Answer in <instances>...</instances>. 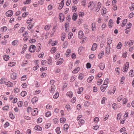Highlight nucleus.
I'll use <instances>...</instances> for the list:
<instances>
[{"instance_id":"obj_1","label":"nucleus","mask_w":134,"mask_h":134,"mask_svg":"<svg viewBox=\"0 0 134 134\" xmlns=\"http://www.w3.org/2000/svg\"><path fill=\"white\" fill-rule=\"evenodd\" d=\"M101 7V3L100 2H98L97 4L96 7H95V11L96 12H98L100 10V8Z\"/></svg>"},{"instance_id":"obj_2","label":"nucleus","mask_w":134,"mask_h":134,"mask_svg":"<svg viewBox=\"0 0 134 134\" xmlns=\"http://www.w3.org/2000/svg\"><path fill=\"white\" fill-rule=\"evenodd\" d=\"M59 19L61 22H62L64 20L65 16L62 13H60L59 14Z\"/></svg>"},{"instance_id":"obj_3","label":"nucleus","mask_w":134,"mask_h":134,"mask_svg":"<svg viewBox=\"0 0 134 134\" xmlns=\"http://www.w3.org/2000/svg\"><path fill=\"white\" fill-rule=\"evenodd\" d=\"M36 48L35 46L33 45H31L29 48V50L31 52H35V49Z\"/></svg>"},{"instance_id":"obj_4","label":"nucleus","mask_w":134,"mask_h":134,"mask_svg":"<svg viewBox=\"0 0 134 134\" xmlns=\"http://www.w3.org/2000/svg\"><path fill=\"white\" fill-rule=\"evenodd\" d=\"M107 85H102L100 87V89L102 92H104L107 87Z\"/></svg>"},{"instance_id":"obj_5","label":"nucleus","mask_w":134,"mask_h":134,"mask_svg":"<svg viewBox=\"0 0 134 134\" xmlns=\"http://www.w3.org/2000/svg\"><path fill=\"white\" fill-rule=\"evenodd\" d=\"M13 12L12 10L8 11L6 13L7 16H11L13 15Z\"/></svg>"},{"instance_id":"obj_6","label":"nucleus","mask_w":134,"mask_h":134,"mask_svg":"<svg viewBox=\"0 0 134 134\" xmlns=\"http://www.w3.org/2000/svg\"><path fill=\"white\" fill-rule=\"evenodd\" d=\"M32 111V114L33 116H35L38 113V109L37 108L33 109Z\"/></svg>"},{"instance_id":"obj_7","label":"nucleus","mask_w":134,"mask_h":134,"mask_svg":"<svg viewBox=\"0 0 134 134\" xmlns=\"http://www.w3.org/2000/svg\"><path fill=\"white\" fill-rule=\"evenodd\" d=\"M64 0H62L61 2V3L60 4L58 7V9H61L63 7L64 4Z\"/></svg>"},{"instance_id":"obj_8","label":"nucleus","mask_w":134,"mask_h":134,"mask_svg":"<svg viewBox=\"0 0 134 134\" xmlns=\"http://www.w3.org/2000/svg\"><path fill=\"white\" fill-rule=\"evenodd\" d=\"M63 62V59L62 58H60L56 62V64L57 65H60Z\"/></svg>"},{"instance_id":"obj_9","label":"nucleus","mask_w":134,"mask_h":134,"mask_svg":"<svg viewBox=\"0 0 134 134\" xmlns=\"http://www.w3.org/2000/svg\"><path fill=\"white\" fill-rule=\"evenodd\" d=\"M78 37L80 38H82L83 36V32L81 31H80L78 34Z\"/></svg>"},{"instance_id":"obj_10","label":"nucleus","mask_w":134,"mask_h":134,"mask_svg":"<svg viewBox=\"0 0 134 134\" xmlns=\"http://www.w3.org/2000/svg\"><path fill=\"white\" fill-rule=\"evenodd\" d=\"M17 77V74L13 72L11 74V77L14 80L16 79Z\"/></svg>"},{"instance_id":"obj_11","label":"nucleus","mask_w":134,"mask_h":134,"mask_svg":"<svg viewBox=\"0 0 134 134\" xmlns=\"http://www.w3.org/2000/svg\"><path fill=\"white\" fill-rule=\"evenodd\" d=\"M107 43L108 46L109 45L112 43V40L111 39V38L109 37L107 39Z\"/></svg>"},{"instance_id":"obj_12","label":"nucleus","mask_w":134,"mask_h":134,"mask_svg":"<svg viewBox=\"0 0 134 134\" xmlns=\"http://www.w3.org/2000/svg\"><path fill=\"white\" fill-rule=\"evenodd\" d=\"M97 47V44L95 43L93 44L92 47L91 48V49L92 51H94L95 50Z\"/></svg>"},{"instance_id":"obj_13","label":"nucleus","mask_w":134,"mask_h":134,"mask_svg":"<svg viewBox=\"0 0 134 134\" xmlns=\"http://www.w3.org/2000/svg\"><path fill=\"white\" fill-rule=\"evenodd\" d=\"M99 66L100 69L103 70L104 69L105 67L104 63H102L100 64Z\"/></svg>"},{"instance_id":"obj_14","label":"nucleus","mask_w":134,"mask_h":134,"mask_svg":"<svg viewBox=\"0 0 134 134\" xmlns=\"http://www.w3.org/2000/svg\"><path fill=\"white\" fill-rule=\"evenodd\" d=\"M77 15L76 13H74L72 17V19L75 21L77 19Z\"/></svg>"},{"instance_id":"obj_15","label":"nucleus","mask_w":134,"mask_h":134,"mask_svg":"<svg viewBox=\"0 0 134 134\" xmlns=\"http://www.w3.org/2000/svg\"><path fill=\"white\" fill-rule=\"evenodd\" d=\"M5 84L7 85V86L9 87H12L13 85V83H12L10 81H8L7 82H6Z\"/></svg>"},{"instance_id":"obj_16","label":"nucleus","mask_w":134,"mask_h":134,"mask_svg":"<svg viewBox=\"0 0 134 134\" xmlns=\"http://www.w3.org/2000/svg\"><path fill=\"white\" fill-rule=\"evenodd\" d=\"M80 70V68L79 67H77L72 71V72L73 73H77Z\"/></svg>"},{"instance_id":"obj_17","label":"nucleus","mask_w":134,"mask_h":134,"mask_svg":"<svg viewBox=\"0 0 134 134\" xmlns=\"http://www.w3.org/2000/svg\"><path fill=\"white\" fill-rule=\"evenodd\" d=\"M50 89L51 92L52 93L55 90V86L54 85L52 86L51 87V88Z\"/></svg>"},{"instance_id":"obj_18","label":"nucleus","mask_w":134,"mask_h":134,"mask_svg":"<svg viewBox=\"0 0 134 134\" xmlns=\"http://www.w3.org/2000/svg\"><path fill=\"white\" fill-rule=\"evenodd\" d=\"M94 78V77L93 76H90L87 80V81L88 82H91L92 80Z\"/></svg>"},{"instance_id":"obj_19","label":"nucleus","mask_w":134,"mask_h":134,"mask_svg":"<svg viewBox=\"0 0 134 134\" xmlns=\"http://www.w3.org/2000/svg\"><path fill=\"white\" fill-rule=\"evenodd\" d=\"M37 46L38 47V48L36 49V51L37 52H38L40 50L41 45L40 43H39L38 44Z\"/></svg>"},{"instance_id":"obj_20","label":"nucleus","mask_w":134,"mask_h":134,"mask_svg":"<svg viewBox=\"0 0 134 134\" xmlns=\"http://www.w3.org/2000/svg\"><path fill=\"white\" fill-rule=\"evenodd\" d=\"M34 129L35 130L37 131H41L42 130V128L38 126H35Z\"/></svg>"},{"instance_id":"obj_21","label":"nucleus","mask_w":134,"mask_h":134,"mask_svg":"<svg viewBox=\"0 0 134 134\" xmlns=\"http://www.w3.org/2000/svg\"><path fill=\"white\" fill-rule=\"evenodd\" d=\"M113 21L112 20L110 19L109 22L108 26L110 28H111L112 26V24H113Z\"/></svg>"},{"instance_id":"obj_22","label":"nucleus","mask_w":134,"mask_h":134,"mask_svg":"<svg viewBox=\"0 0 134 134\" xmlns=\"http://www.w3.org/2000/svg\"><path fill=\"white\" fill-rule=\"evenodd\" d=\"M38 100V99L36 97H35L33 98L32 99V102L34 103H35Z\"/></svg>"},{"instance_id":"obj_23","label":"nucleus","mask_w":134,"mask_h":134,"mask_svg":"<svg viewBox=\"0 0 134 134\" xmlns=\"http://www.w3.org/2000/svg\"><path fill=\"white\" fill-rule=\"evenodd\" d=\"M38 61V60H37L36 61V66H34L33 68V69L34 70H36L39 67V65L37 64V63Z\"/></svg>"},{"instance_id":"obj_24","label":"nucleus","mask_w":134,"mask_h":134,"mask_svg":"<svg viewBox=\"0 0 134 134\" xmlns=\"http://www.w3.org/2000/svg\"><path fill=\"white\" fill-rule=\"evenodd\" d=\"M130 76L131 77H132L134 75V71L133 70H131L129 72Z\"/></svg>"},{"instance_id":"obj_25","label":"nucleus","mask_w":134,"mask_h":134,"mask_svg":"<svg viewBox=\"0 0 134 134\" xmlns=\"http://www.w3.org/2000/svg\"><path fill=\"white\" fill-rule=\"evenodd\" d=\"M71 52V50L70 49H68L67 50L65 55L67 57H68L69 56V53H70Z\"/></svg>"},{"instance_id":"obj_26","label":"nucleus","mask_w":134,"mask_h":134,"mask_svg":"<svg viewBox=\"0 0 134 134\" xmlns=\"http://www.w3.org/2000/svg\"><path fill=\"white\" fill-rule=\"evenodd\" d=\"M116 88H114V90H113V92H112L111 91H110V90H109L108 92V94H113L114 93L115 91Z\"/></svg>"},{"instance_id":"obj_27","label":"nucleus","mask_w":134,"mask_h":134,"mask_svg":"<svg viewBox=\"0 0 134 134\" xmlns=\"http://www.w3.org/2000/svg\"><path fill=\"white\" fill-rule=\"evenodd\" d=\"M110 46H109L108 47H107L106 49V54H108L110 51Z\"/></svg>"},{"instance_id":"obj_28","label":"nucleus","mask_w":134,"mask_h":134,"mask_svg":"<svg viewBox=\"0 0 134 134\" xmlns=\"http://www.w3.org/2000/svg\"><path fill=\"white\" fill-rule=\"evenodd\" d=\"M127 21V19H124L123 20V21L122 22V23L121 24V26L122 27H123L125 25V24H126Z\"/></svg>"},{"instance_id":"obj_29","label":"nucleus","mask_w":134,"mask_h":134,"mask_svg":"<svg viewBox=\"0 0 134 134\" xmlns=\"http://www.w3.org/2000/svg\"><path fill=\"white\" fill-rule=\"evenodd\" d=\"M5 79L4 78H2L0 80V83L1 84L4 83H6V82H5Z\"/></svg>"},{"instance_id":"obj_30","label":"nucleus","mask_w":134,"mask_h":134,"mask_svg":"<svg viewBox=\"0 0 134 134\" xmlns=\"http://www.w3.org/2000/svg\"><path fill=\"white\" fill-rule=\"evenodd\" d=\"M96 2H93V3L92 5V6L91 7V9L92 10L93 9H94L95 8V6H96Z\"/></svg>"},{"instance_id":"obj_31","label":"nucleus","mask_w":134,"mask_h":134,"mask_svg":"<svg viewBox=\"0 0 134 134\" xmlns=\"http://www.w3.org/2000/svg\"><path fill=\"white\" fill-rule=\"evenodd\" d=\"M9 116L11 119H13L14 118V116L12 112H10L9 113Z\"/></svg>"},{"instance_id":"obj_32","label":"nucleus","mask_w":134,"mask_h":134,"mask_svg":"<svg viewBox=\"0 0 134 134\" xmlns=\"http://www.w3.org/2000/svg\"><path fill=\"white\" fill-rule=\"evenodd\" d=\"M66 95L68 96L70 98H71L72 97L73 94L72 92H69L67 93Z\"/></svg>"},{"instance_id":"obj_33","label":"nucleus","mask_w":134,"mask_h":134,"mask_svg":"<svg viewBox=\"0 0 134 134\" xmlns=\"http://www.w3.org/2000/svg\"><path fill=\"white\" fill-rule=\"evenodd\" d=\"M104 51H102L101 53L98 55V57L99 58H102V55H104Z\"/></svg>"},{"instance_id":"obj_34","label":"nucleus","mask_w":134,"mask_h":134,"mask_svg":"<svg viewBox=\"0 0 134 134\" xmlns=\"http://www.w3.org/2000/svg\"><path fill=\"white\" fill-rule=\"evenodd\" d=\"M3 57L4 60L5 61L8 60L9 58V55H6L4 56H3Z\"/></svg>"},{"instance_id":"obj_35","label":"nucleus","mask_w":134,"mask_h":134,"mask_svg":"<svg viewBox=\"0 0 134 134\" xmlns=\"http://www.w3.org/2000/svg\"><path fill=\"white\" fill-rule=\"evenodd\" d=\"M92 30V31H93L96 29V25L95 23H92L91 25Z\"/></svg>"},{"instance_id":"obj_36","label":"nucleus","mask_w":134,"mask_h":134,"mask_svg":"<svg viewBox=\"0 0 134 134\" xmlns=\"http://www.w3.org/2000/svg\"><path fill=\"white\" fill-rule=\"evenodd\" d=\"M122 46V44L121 42H119L116 46V48L118 49H120Z\"/></svg>"},{"instance_id":"obj_37","label":"nucleus","mask_w":134,"mask_h":134,"mask_svg":"<svg viewBox=\"0 0 134 134\" xmlns=\"http://www.w3.org/2000/svg\"><path fill=\"white\" fill-rule=\"evenodd\" d=\"M27 93L25 91H23L21 93V95L22 97H24L26 95Z\"/></svg>"},{"instance_id":"obj_38","label":"nucleus","mask_w":134,"mask_h":134,"mask_svg":"<svg viewBox=\"0 0 134 134\" xmlns=\"http://www.w3.org/2000/svg\"><path fill=\"white\" fill-rule=\"evenodd\" d=\"M109 79L107 78L106 79L104 80L103 84L104 85H107V84L109 83Z\"/></svg>"},{"instance_id":"obj_39","label":"nucleus","mask_w":134,"mask_h":134,"mask_svg":"<svg viewBox=\"0 0 134 134\" xmlns=\"http://www.w3.org/2000/svg\"><path fill=\"white\" fill-rule=\"evenodd\" d=\"M84 120L83 119L80 120V121H79V124L80 126H81L84 124Z\"/></svg>"},{"instance_id":"obj_40","label":"nucleus","mask_w":134,"mask_h":134,"mask_svg":"<svg viewBox=\"0 0 134 134\" xmlns=\"http://www.w3.org/2000/svg\"><path fill=\"white\" fill-rule=\"evenodd\" d=\"M44 0H40L39 1H38L37 2V4H38V5L40 4L41 5H43L44 2Z\"/></svg>"},{"instance_id":"obj_41","label":"nucleus","mask_w":134,"mask_h":134,"mask_svg":"<svg viewBox=\"0 0 134 134\" xmlns=\"http://www.w3.org/2000/svg\"><path fill=\"white\" fill-rule=\"evenodd\" d=\"M69 125L67 124H66L64 125L63 128L64 130H67L69 128Z\"/></svg>"},{"instance_id":"obj_42","label":"nucleus","mask_w":134,"mask_h":134,"mask_svg":"<svg viewBox=\"0 0 134 134\" xmlns=\"http://www.w3.org/2000/svg\"><path fill=\"white\" fill-rule=\"evenodd\" d=\"M133 40H130L129 41L127 42V44L130 46L133 45Z\"/></svg>"},{"instance_id":"obj_43","label":"nucleus","mask_w":134,"mask_h":134,"mask_svg":"<svg viewBox=\"0 0 134 134\" xmlns=\"http://www.w3.org/2000/svg\"><path fill=\"white\" fill-rule=\"evenodd\" d=\"M132 25L130 23H128L126 25V27L128 29H129L131 28Z\"/></svg>"},{"instance_id":"obj_44","label":"nucleus","mask_w":134,"mask_h":134,"mask_svg":"<svg viewBox=\"0 0 134 134\" xmlns=\"http://www.w3.org/2000/svg\"><path fill=\"white\" fill-rule=\"evenodd\" d=\"M59 96V94L58 92H57L53 96V98L54 99L57 98Z\"/></svg>"},{"instance_id":"obj_45","label":"nucleus","mask_w":134,"mask_h":134,"mask_svg":"<svg viewBox=\"0 0 134 134\" xmlns=\"http://www.w3.org/2000/svg\"><path fill=\"white\" fill-rule=\"evenodd\" d=\"M55 130L56 132L58 134H59L61 132V131H60V127H57Z\"/></svg>"},{"instance_id":"obj_46","label":"nucleus","mask_w":134,"mask_h":134,"mask_svg":"<svg viewBox=\"0 0 134 134\" xmlns=\"http://www.w3.org/2000/svg\"><path fill=\"white\" fill-rule=\"evenodd\" d=\"M84 49V47H79L78 49V52L79 53L81 52V51Z\"/></svg>"},{"instance_id":"obj_47","label":"nucleus","mask_w":134,"mask_h":134,"mask_svg":"<svg viewBox=\"0 0 134 134\" xmlns=\"http://www.w3.org/2000/svg\"><path fill=\"white\" fill-rule=\"evenodd\" d=\"M66 120V119L65 118H60V121L61 123H62L64 122Z\"/></svg>"},{"instance_id":"obj_48","label":"nucleus","mask_w":134,"mask_h":134,"mask_svg":"<svg viewBox=\"0 0 134 134\" xmlns=\"http://www.w3.org/2000/svg\"><path fill=\"white\" fill-rule=\"evenodd\" d=\"M83 90V87L79 88V91H77V93L79 94H80Z\"/></svg>"},{"instance_id":"obj_49","label":"nucleus","mask_w":134,"mask_h":134,"mask_svg":"<svg viewBox=\"0 0 134 134\" xmlns=\"http://www.w3.org/2000/svg\"><path fill=\"white\" fill-rule=\"evenodd\" d=\"M82 5L84 6H85L86 3V0H82Z\"/></svg>"},{"instance_id":"obj_50","label":"nucleus","mask_w":134,"mask_h":134,"mask_svg":"<svg viewBox=\"0 0 134 134\" xmlns=\"http://www.w3.org/2000/svg\"><path fill=\"white\" fill-rule=\"evenodd\" d=\"M56 48L55 47H53L51 49V52L52 53H53L56 51Z\"/></svg>"},{"instance_id":"obj_51","label":"nucleus","mask_w":134,"mask_h":134,"mask_svg":"<svg viewBox=\"0 0 134 134\" xmlns=\"http://www.w3.org/2000/svg\"><path fill=\"white\" fill-rule=\"evenodd\" d=\"M29 14V12H26L23 13L22 16L23 17H25Z\"/></svg>"},{"instance_id":"obj_52","label":"nucleus","mask_w":134,"mask_h":134,"mask_svg":"<svg viewBox=\"0 0 134 134\" xmlns=\"http://www.w3.org/2000/svg\"><path fill=\"white\" fill-rule=\"evenodd\" d=\"M51 115V113L50 112L48 111L45 114V116L47 117H48L50 116Z\"/></svg>"},{"instance_id":"obj_53","label":"nucleus","mask_w":134,"mask_h":134,"mask_svg":"<svg viewBox=\"0 0 134 134\" xmlns=\"http://www.w3.org/2000/svg\"><path fill=\"white\" fill-rule=\"evenodd\" d=\"M31 2V0H26L24 2V4H29Z\"/></svg>"},{"instance_id":"obj_54","label":"nucleus","mask_w":134,"mask_h":134,"mask_svg":"<svg viewBox=\"0 0 134 134\" xmlns=\"http://www.w3.org/2000/svg\"><path fill=\"white\" fill-rule=\"evenodd\" d=\"M25 28L24 27H22L20 29L19 31V32L20 33H22L24 31Z\"/></svg>"},{"instance_id":"obj_55","label":"nucleus","mask_w":134,"mask_h":134,"mask_svg":"<svg viewBox=\"0 0 134 134\" xmlns=\"http://www.w3.org/2000/svg\"><path fill=\"white\" fill-rule=\"evenodd\" d=\"M103 80L101 79H100L99 81H98L97 82V84L98 85H100L101 84Z\"/></svg>"},{"instance_id":"obj_56","label":"nucleus","mask_w":134,"mask_h":134,"mask_svg":"<svg viewBox=\"0 0 134 134\" xmlns=\"http://www.w3.org/2000/svg\"><path fill=\"white\" fill-rule=\"evenodd\" d=\"M18 105L19 107H21L23 105V103L21 101L19 102L18 103Z\"/></svg>"},{"instance_id":"obj_57","label":"nucleus","mask_w":134,"mask_h":134,"mask_svg":"<svg viewBox=\"0 0 134 134\" xmlns=\"http://www.w3.org/2000/svg\"><path fill=\"white\" fill-rule=\"evenodd\" d=\"M131 11H133L134 9V3H133L132 6L129 7Z\"/></svg>"},{"instance_id":"obj_58","label":"nucleus","mask_w":134,"mask_h":134,"mask_svg":"<svg viewBox=\"0 0 134 134\" xmlns=\"http://www.w3.org/2000/svg\"><path fill=\"white\" fill-rule=\"evenodd\" d=\"M73 35V34L72 32H70L68 35V38L70 39L71 38V37Z\"/></svg>"},{"instance_id":"obj_59","label":"nucleus","mask_w":134,"mask_h":134,"mask_svg":"<svg viewBox=\"0 0 134 134\" xmlns=\"http://www.w3.org/2000/svg\"><path fill=\"white\" fill-rule=\"evenodd\" d=\"M33 109H32L30 107H29L27 109V111L28 113H29L30 112L32 111Z\"/></svg>"},{"instance_id":"obj_60","label":"nucleus","mask_w":134,"mask_h":134,"mask_svg":"<svg viewBox=\"0 0 134 134\" xmlns=\"http://www.w3.org/2000/svg\"><path fill=\"white\" fill-rule=\"evenodd\" d=\"M18 42V41L16 40H15L13 41L12 42V44L13 45L15 46V45Z\"/></svg>"},{"instance_id":"obj_61","label":"nucleus","mask_w":134,"mask_h":134,"mask_svg":"<svg viewBox=\"0 0 134 134\" xmlns=\"http://www.w3.org/2000/svg\"><path fill=\"white\" fill-rule=\"evenodd\" d=\"M33 20V18H30L29 19V20H27L26 23L27 24H29Z\"/></svg>"},{"instance_id":"obj_62","label":"nucleus","mask_w":134,"mask_h":134,"mask_svg":"<svg viewBox=\"0 0 134 134\" xmlns=\"http://www.w3.org/2000/svg\"><path fill=\"white\" fill-rule=\"evenodd\" d=\"M86 68L87 69L90 68L91 67V64L89 63H87L86 64Z\"/></svg>"},{"instance_id":"obj_63","label":"nucleus","mask_w":134,"mask_h":134,"mask_svg":"<svg viewBox=\"0 0 134 134\" xmlns=\"http://www.w3.org/2000/svg\"><path fill=\"white\" fill-rule=\"evenodd\" d=\"M112 107L115 110L117 108V105L115 103L113 104L112 105Z\"/></svg>"},{"instance_id":"obj_64","label":"nucleus","mask_w":134,"mask_h":134,"mask_svg":"<svg viewBox=\"0 0 134 134\" xmlns=\"http://www.w3.org/2000/svg\"><path fill=\"white\" fill-rule=\"evenodd\" d=\"M9 107L8 106H6L3 107L2 109L3 110H7L8 109Z\"/></svg>"}]
</instances>
